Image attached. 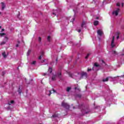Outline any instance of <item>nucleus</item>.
Masks as SVG:
<instances>
[{
    "mask_svg": "<svg viewBox=\"0 0 124 124\" xmlns=\"http://www.w3.org/2000/svg\"><path fill=\"white\" fill-rule=\"evenodd\" d=\"M62 106L64 108H65V109H69V107H70L69 105H68V104L64 102H62Z\"/></svg>",
    "mask_w": 124,
    "mask_h": 124,
    "instance_id": "nucleus-1",
    "label": "nucleus"
},
{
    "mask_svg": "<svg viewBox=\"0 0 124 124\" xmlns=\"http://www.w3.org/2000/svg\"><path fill=\"white\" fill-rule=\"evenodd\" d=\"M95 67H99V68H100L101 67V66H100V65H99L98 64V63L97 62H95L94 63V66L93 67V70H94L95 69Z\"/></svg>",
    "mask_w": 124,
    "mask_h": 124,
    "instance_id": "nucleus-2",
    "label": "nucleus"
},
{
    "mask_svg": "<svg viewBox=\"0 0 124 124\" xmlns=\"http://www.w3.org/2000/svg\"><path fill=\"white\" fill-rule=\"evenodd\" d=\"M119 12H120V9L117 8V10L113 11L112 12V15H115V16H118L119 15Z\"/></svg>",
    "mask_w": 124,
    "mask_h": 124,
    "instance_id": "nucleus-3",
    "label": "nucleus"
},
{
    "mask_svg": "<svg viewBox=\"0 0 124 124\" xmlns=\"http://www.w3.org/2000/svg\"><path fill=\"white\" fill-rule=\"evenodd\" d=\"M32 81H33V79H32V78H25V81L26 84H31V83Z\"/></svg>",
    "mask_w": 124,
    "mask_h": 124,
    "instance_id": "nucleus-4",
    "label": "nucleus"
},
{
    "mask_svg": "<svg viewBox=\"0 0 124 124\" xmlns=\"http://www.w3.org/2000/svg\"><path fill=\"white\" fill-rule=\"evenodd\" d=\"M115 41V36H113L112 37V40L111 41V47L112 48H113L115 47V44H114V42Z\"/></svg>",
    "mask_w": 124,
    "mask_h": 124,
    "instance_id": "nucleus-5",
    "label": "nucleus"
},
{
    "mask_svg": "<svg viewBox=\"0 0 124 124\" xmlns=\"http://www.w3.org/2000/svg\"><path fill=\"white\" fill-rule=\"evenodd\" d=\"M81 77H85L86 78H87V77H88V74H87V73L86 72H82L81 73Z\"/></svg>",
    "mask_w": 124,
    "mask_h": 124,
    "instance_id": "nucleus-6",
    "label": "nucleus"
},
{
    "mask_svg": "<svg viewBox=\"0 0 124 124\" xmlns=\"http://www.w3.org/2000/svg\"><path fill=\"white\" fill-rule=\"evenodd\" d=\"M97 32L98 35H99L100 36H102V34H103V31H101V30H97Z\"/></svg>",
    "mask_w": 124,
    "mask_h": 124,
    "instance_id": "nucleus-7",
    "label": "nucleus"
},
{
    "mask_svg": "<svg viewBox=\"0 0 124 124\" xmlns=\"http://www.w3.org/2000/svg\"><path fill=\"white\" fill-rule=\"evenodd\" d=\"M55 77H59L61 78L62 77V72H58L55 75Z\"/></svg>",
    "mask_w": 124,
    "mask_h": 124,
    "instance_id": "nucleus-8",
    "label": "nucleus"
},
{
    "mask_svg": "<svg viewBox=\"0 0 124 124\" xmlns=\"http://www.w3.org/2000/svg\"><path fill=\"white\" fill-rule=\"evenodd\" d=\"M98 24H99V22L97 20H95L93 22V25L94 26H95L98 25Z\"/></svg>",
    "mask_w": 124,
    "mask_h": 124,
    "instance_id": "nucleus-9",
    "label": "nucleus"
},
{
    "mask_svg": "<svg viewBox=\"0 0 124 124\" xmlns=\"http://www.w3.org/2000/svg\"><path fill=\"white\" fill-rule=\"evenodd\" d=\"M48 71L49 73H52V72H53V68L51 67H49L48 69Z\"/></svg>",
    "mask_w": 124,
    "mask_h": 124,
    "instance_id": "nucleus-10",
    "label": "nucleus"
},
{
    "mask_svg": "<svg viewBox=\"0 0 124 124\" xmlns=\"http://www.w3.org/2000/svg\"><path fill=\"white\" fill-rule=\"evenodd\" d=\"M2 55L3 57V58H4L5 59V58H6L7 57V55H6V53H5V51H4L2 53Z\"/></svg>",
    "mask_w": 124,
    "mask_h": 124,
    "instance_id": "nucleus-11",
    "label": "nucleus"
},
{
    "mask_svg": "<svg viewBox=\"0 0 124 124\" xmlns=\"http://www.w3.org/2000/svg\"><path fill=\"white\" fill-rule=\"evenodd\" d=\"M18 92L19 94H21V93H22V90L21 89V87L20 86L18 87Z\"/></svg>",
    "mask_w": 124,
    "mask_h": 124,
    "instance_id": "nucleus-12",
    "label": "nucleus"
},
{
    "mask_svg": "<svg viewBox=\"0 0 124 124\" xmlns=\"http://www.w3.org/2000/svg\"><path fill=\"white\" fill-rule=\"evenodd\" d=\"M1 3L2 4V10H3V9H4V8H5V5L4 4V3H3V2H1Z\"/></svg>",
    "mask_w": 124,
    "mask_h": 124,
    "instance_id": "nucleus-13",
    "label": "nucleus"
},
{
    "mask_svg": "<svg viewBox=\"0 0 124 124\" xmlns=\"http://www.w3.org/2000/svg\"><path fill=\"white\" fill-rule=\"evenodd\" d=\"M47 39L48 42H51V36H48Z\"/></svg>",
    "mask_w": 124,
    "mask_h": 124,
    "instance_id": "nucleus-14",
    "label": "nucleus"
},
{
    "mask_svg": "<svg viewBox=\"0 0 124 124\" xmlns=\"http://www.w3.org/2000/svg\"><path fill=\"white\" fill-rule=\"evenodd\" d=\"M31 50L29 49L27 53V56L31 55Z\"/></svg>",
    "mask_w": 124,
    "mask_h": 124,
    "instance_id": "nucleus-15",
    "label": "nucleus"
},
{
    "mask_svg": "<svg viewBox=\"0 0 124 124\" xmlns=\"http://www.w3.org/2000/svg\"><path fill=\"white\" fill-rule=\"evenodd\" d=\"M70 90H71V87H67L66 91L68 93L70 92Z\"/></svg>",
    "mask_w": 124,
    "mask_h": 124,
    "instance_id": "nucleus-16",
    "label": "nucleus"
},
{
    "mask_svg": "<svg viewBox=\"0 0 124 124\" xmlns=\"http://www.w3.org/2000/svg\"><path fill=\"white\" fill-rule=\"evenodd\" d=\"M48 93H47V95H48V96H50L51 95V94H52V92L51 91V90L48 91Z\"/></svg>",
    "mask_w": 124,
    "mask_h": 124,
    "instance_id": "nucleus-17",
    "label": "nucleus"
},
{
    "mask_svg": "<svg viewBox=\"0 0 124 124\" xmlns=\"http://www.w3.org/2000/svg\"><path fill=\"white\" fill-rule=\"evenodd\" d=\"M13 103H14V101L12 100L10 102H8V105H11V104H13Z\"/></svg>",
    "mask_w": 124,
    "mask_h": 124,
    "instance_id": "nucleus-18",
    "label": "nucleus"
},
{
    "mask_svg": "<svg viewBox=\"0 0 124 124\" xmlns=\"http://www.w3.org/2000/svg\"><path fill=\"white\" fill-rule=\"evenodd\" d=\"M112 54L113 55H118V52L115 50L112 51Z\"/></svg>",
    "mask_w": 124,
    "mask_h": 124,
    "instance_id": "nucleus-19",
    "label": "nucleus"
},
{
    "mask_svg": "<svg viewBox=\"0 0 124 124\" xmlns=\"http://www.w3.org/2000/svg\"><path fill=\"white\" fill-rule=\"evenodd\" d=\"M85 25H86V22L85 21H83L81 24V28H83Z\"/></svg>",
    "mask_w": 124,
    "mask_h": 124,
    "instance_id": "nucleus-20",
    "label": "nucleus"
},
{
    "mask_svg": "<svg viewBox=\"0 0 124 124\" xmlns=\"http://www.w3.org/2000/svg\"><path fill=\"white\" fill-rule=\"evenodd\" d=\"M108 78H106L105 79H103L102 80L103 82H107L108 80Z\"/></svg>",
    "mask_w": 124,
    "mask_h": 124,
    "instance_id": "nucleus-21",
    "label": "nucleus"
},
{
    "mask_svg": "<svg viewBox=\"0 0 124 124\" xmlns=\"http://www.w3.org/2000/svg\"><path fill=\"white\" fill-rule=\"evenodd\" d=\"M5 34H6L5 33H0V36L1 37L2 36L5 35Z\"/></svg>",
    "mask_w": 124,
    "mask_h": 124,
    "instance_id": "nucleus-22",
    "label": "nucleus"
},
{
    "mask_svg": "<svg viewBox=\"0 0 124 124\" xmlns=\"http://www.w3.org/2000/svg\"><path fill=\"white\" fill-rule=\"evenodd\" d=\"M49 81H56V78H50Z\"/></svg>",
    "mask_w": 124,
    "mask_h": 124,
    "instance_id": "nucleus-23",
    "label": "nucleus"
},
{
    "mask_svg": "<svg viewBox=\"0 0 124 124\" xmlns=\"http://www.w3.org/2000/svg\"><path fill=\"white\" fill-rule=\"evenodd\" d=\"M90 55H91V53L87 54L86 57H85V59H88V58H89V57H90Z\"/></svg>",
    "mask_w": 124,
    "mask_h": 124,
    "instance_id": "nucleus-24",
    "label": "nucleus"
},
{
    "mask_svg": "<svg viewBox=\"0 0 124 124\" xmlns=\"http://www.w3.org/2000/svg\"><path fill=\"white\" fill-rule=\"evenodd\" d=\"M41 40H42V39H41V37H38V41L39 42H41Z\"/></svg>",
    "mask_w": 124,
    "mask_h": 124,
    "instance_id": "nucleus-25",
    "label": "nucleus"
},
{
    "mask_svg": "<svg viewBox=\"0 0 124 124\" xmlns=\"http://www.w3.org/2000/svg\"><path fill=\"white\" fill-rule=\"evenodd\" d=\"M68 74H69L70 77L72 78V75H73L71 73L69 72V73H68Z\"/></svg>",
    "mask_w": 124,
    "mask_h": 124,
    "instance_id": "nucleus-26",
    "label": "nucleus"
},
{
    "mask_svg": "<svg viewBox=\"0 0 124 124\" xmlns=\"http://www.w3.org/2000/svg\"><path fill=\"white\" fill-rule=\"evenodd\" d=\"M77 96H78V97H79V98H81L82 95H81V94H77Z\"/></svg>",
    "mask_w": 124,
    "mask_h": 124,
    "instance_id": "nucleus-27",
    "label": "nucleus"
},
{
    "mask_svg": "<svg viewBox=\"0 0 124 124\" xmlns=\"http://www.w3.org/2000/svg\"><path fill=\"white\" fill-rule=\"evenodd\" d=\"M57 117H58V115H57L56 114L53 115L52 116V118H56Z\"/></svg>",
    "mask_w": 124,
    "mask_h": 124,
    "instance_id": "nucleus-28",
    "label": "nucleus"
},
{
    "mask_svg": "<svg viewBox=\"0 0 124 124\" xmlns=\"http://www.w3.org/2000/svg\"><path fill=\"white\" fill-rule=\"evenodd\" d=\"M5 42H2L1 43H0V45H4V44H5Z\"/></svg>",
    "mask_w": 124,
    "mask_h": 124,
    "instance_id": "nucleus-29",
    "label": "nucleus"
},
{
    "mask_svg": "<svg viewBox=\"0 0 124 124\" xmlns=\"http://www.w3.org/2000/svg\"><path fill=\"white\" fill-rule=\"evenodd\" d=\"M35 63H36V61H34L32 62L31 64H35Z\"/></svg>",
    "mask_w": 124,
    "mask_h": 124,
    "instance_id": "nucleus-30",
    "label": "nucleus"
},
{
    "mask_svg": "<svg viewBox=\"0 0 124 124\" xmlns=\"http://www.w3.org/2000/svg\"><path fill=\"white\" fill-rule=\"evenodd\" d=\"M102 62H103V63H105V65H107L106 63L105 62H104L103 60H102Z\"/></svg>",
    "mask_w": 124,
    "mask_h": 124,
    "instance_id": "nucleus-31",
    "label": "nucleus"
},
{
    "mask_svg": "<svg viewBox=\"0 0 124 124\" xmlns=\"http://www.w3.org/2000/svg\"><path fill=\"white\" fill-rule=\"evenodd\" d=\"M87 71H88V72H90V71H92V69L88 68L87 69Z\"/></svg>",
    "mask_w": 124,
    "mask_h": 124,
    "instance_id": "nucleus-32",
    "label": "nucleus"
},
{
    "mask_svg": "<svg viewBox=\"0 0 124 124\" xmlns=\"http://www.w3.org/2000/svg\"><path fill=\"white\" fill-rule=\"evenodd\" d=\"M2 76H4V75L5 74V71H3L2 72Z\"/></svg>",
    "mask_w": 124,
    "mask_h": 124,
    "instance_id": "nucleus-33",
    "label": "nucleus"
},
{
    "mask_svg": "<svg viewBox=\"0 0 124 124\" xmlns=\"http://www.w3.org/2000/svg\"><path fill=\"white\" fill-rule=\"evenodd\" d=\"M41 53L42 56L44 55V52L43 51L41 52Z\"/></svg>",
    "mask_w": 124,
    "mask_h": 124,
    "instance_id": "nucleus-34",
    "label": "nucleus"
},
{
    "mask_svg": "<svg viewBox=\"0 0 124 124\" xmlns=\"http://www.w3.org/2000/svg\"><path fill=\"white\" fill-rule=\"evenodd\" d=\"M42 58V57L41 56H40L38 58L39 60H41V59Z\"/></svg>",
    "mask_w": 124,
    "mask_h": 124,
    "instance_id": "nucleus-35",
    "label": "nucleus"
},
{
    "mask_svg": "<svg viewBox=\"0 0 124 124\" xmlns=\"http://www.w3.org/2000/svg\"><path fill=\"white\" fill-rule=\"evenodd\" d=\"M117 34L118 35H120V34H121V32H117Z\"/></svg>",
    "mask_w": 124,
    "mask_h": 124,
    "instance_id": "nucleus-36",
    "label": "nucleus"
},
{
    "mask_svg": "<svg viewBox=\"0 0 124 124\" xmlns=\"http://www.w3.org/2000/svg\"><path fill=\"white\" fill-rule=\"evenodd\" d=\"M52 91H53V93H57V92L56 91V90H54V89H52Z\"/></svg>",
    "mask_w": 124,
    "mask_h": 124,
    "instance_id": "nucleus-37",
    "label": "nucleus"
},
{
    "mask_svg": "<svg viewBox=\"0 0 124 124\" xmlns=\"http://www.w3.org/2000/svg\"><path fill=\"white\" fill-rule=\"evenodd\" d=\"M117 6H120V3H117V4H116Z\"/></svg>",
    "mask_w": 124,
    "mask_h": 124,
    "instance_id": "nucleus-38",
    "label": "nucleus"
},
{
    "mask_svg": "<svg viewBox=\"0 0 124 124\" xmlns=\"http://www.w3.org/2000/svg\"><path fill=\"white\" fill-rule=\"evenodd\" d=\"M16 47H19V44H16Z\"/></svg>",
    "mask_w": 124,
    "mask_h": 124,
    "instance_id": "nucleus-39",
    "label": "nucleus"
},
{
    "mask_svg": "<svg viewBox=\"0 0 124 124\" xmlns=\"http://www.w3.org/2000/svg\"><path fill=\"white\" fill-rule=\"evenodd\" d=\"M3 31H4V29H2L1 31V32H2Z\"/></svg>",
    "mask_w": 124,
    "mask_h": 124,
    "instance_id": "nucleus-40",
    "label": "nucleus"
},
{
    "mask_svg": "<svg viewBox=\"0 0 124 124\" xmlns=\"http://www.w3.org/2000/svg\"><path fill=\"white\" fill-rule=\"evenodd\" d=\"M119 38H120V36H119V35H118V36H117V37H116V38H117V39H119Z\"/></svg>",
    "mask_w": 124,
    "mask_h": 124,
    "instance_id": "nucleus-41",
    "label": "nucleus"
},
{
    "mask_svg": "<svg viewBox=\"0 0 124 124\" xmlns=\"http://www.w3.org/2000/svg\"><path fill=\"white\" fill-rule=\"evenodd\" d=\"M123 52L124 53V49L123 50ZM121 56H124V53L121 54Z\"/></svg>",
    "mask_w": 124,
    "mask_h": 124,
    "instance_id": "nucleus-42",
    "label": "nucleus"
},
{
    "mask_svg": "<svg viewBox=\"0 0 124 124\" xmlns=\"http://www.w3.org/2000/svg\"><path fill=\"white\" fill-rule=\"evenodd\" d=\"M5 38L6 39H7V40H8V37L5 36Z\"/></svg>",
    "mask_w": 124,
    "mask_h": 124,
    "instance_id": "nucleus-43",
    "label": "nucleus"
},
{
    "mask_svg": "<svg viewBox=\"0 0 124 124\" xmlns=\"http://www.w3.org/2000/svg\"><path fill=\"white\" fill-rule=\"evenodd\" d=\"M17 43H18V44H20V41L18 40L17 41Z\"/></svg>",
    "mask_w": 124,
    "mask_h": 124,
    "instance_id": "nucleus-44",
    "label": "nucleus"
},
{
    "mask_svg": "<svg viewBox=\"0 0 124 124\" xmlns=\"http://www.w3.org/2000/svg\"><path fill=\"white\" fill-rule=\"evenodd\" d=\"M118 77H120V78H123V77H124V76H118Z\"/></svg>",
    "mask_w": 124,
    "mask_h": 124,
    "instance_id": "nucleus-45",
    "label": "nucleus"
},
{
    "mask_svg": "<svg viewBox=\"0 0 124 124\" xmlns=\"http://www.w3.org/2000/svg\"><path fill=\"white\" fill-rule=\"evenodd\" d=\"M43 75H44V76H45V75H47V74L46 73H44Z\"/></svg>",
    "mask_w": 124,
    "mask_h": 124,
    "instance_id": "nucleus-46",
    "label": "nucleus"
},
{
    "mask_svg": "<svg viewBox=\"0 0 124 124\" xmlns=\"http://www.w3.org/2000/svg\"><path fill=\"white\" fill-rule=\"evenodd\" d=\"M124 3H122V7H124Z\"/></svg>",
    "mask_w": 124,
    "mask_h": 124,
    "instance_id": "nucleus-47",
    "label": "nucleus"
},
{
    "mask_svg": "<svg viewBox=\"0 0 124 124\" xmlns=\"http://www.w3.org/2000/svg\"><path fill=\"white\" fill-rule=\"evenodd\" d=\"M53 15H54L55 16H56V14L55 13H52Z\"/></svg>",
    "mask_w": 124,
    "mask_h": 124,
    "instance_id": "nucleus-48",
    "label": "nucleus"
},
{
    "mask_svg": "<svg viewBox=\"0 0 124 124\" xmlns=\"http://www.w3.org/2000/svg\"><path fill=\"white\" fill-rule=\"evenodd\" d=\"M78 32H81V30H78Z\"/></svg>",
    "mask_w": 124,
    "mask_h": 124,
    "instance_id": "nucleus-49",
    "label": "nucleus"
},
{
    "mask_svg": "<svg viewBox=\"0 0 124 124\" xmlns=\"http://www.w3.org/2000/svg\"><path fill=\"white\" fill-rule=\"evenodd\" d=\"M96 19H99V17H98V16H97V17H96Z\"/></svg>",
    "mask_w": 124,
    "mask_h": 124,
    "instance_id": "nucleus-50",
    "label": "nucleus"
},
{
    "mask_svg": "<svg viewBox=\"0 0 124 124\" xmlns=\"http://www.w3.org/2000/svg\"><path fill=\"white\" fill-rule=\"evenodd\" d=\"M45 60H42V62H45Z\"/></svg>",
    "mask_w": 124,
    "mask_h": 124,
    "instance_id": "nucleus-51",
    "label": "nucleus"
},
{
    "mask_svg": "<svg viewBox=\"0 0 124 124\" xmlns=\"http://www.w3.org/2000/svg\"><path fill=\"white\" fill-rule=\"evenodd\" d=\"M56 62H58V58L56 59Z\"/></svg>",
    "mask_w": 124,
    "mask_h": 124,
    "instance_id": "nucleus-52",
    "label": "nucleus"
},
{
    "mask_svg": "<svg viewBox=\"0 0 124 124\" xmlns=\"http://www.w3.org/2000/svg\"><path fill=\"white\" fill-rule=\"evenodd\" d=\"M75 89L77 90V87H76Z\"/></svg>",
    "mask_w": 124,
    "mask_h": 124,
    "instance_id": "nucleus-53",
    "label": "nucleus"
},
{
    "mask_svg": "<svg viewBox=\"0 0 124 124\" xmlns=\"http://www.w3.org/2000/svg\"><path fill=\"white\" fill-rule=\"evenodd\" d=\"M0 29H1V26H0Z\"/></svg>",
    "mask_w": 124,
    "mask_h": 124,
    "instance_id": "nucleus-54",
    "label": "nucleus"
},
{
    "mask_svg": "<svg viewBox=\"0 0 124 124\" xmlns=\"http://www.w3.org/2000/svg\"><path fill=\"white\" fill-rule=\"evenodd\" d=\"M73 108H74V109H75V107H74Z\"/></svg>",
    "mask_w": 124,
    "mask_h": 124,
    "instance_id": "nucleus-55",
    "label": "nucleus"
},
{
    "mask_svg": "<svg viewBox=\"0 0 124 124\" xmlns=\"http://www.w3.org/2000/svg\"><path fill=\"white\" fill-rule=\"evenodd\" d=\"M50 64H52V62H50Z\"/></svg>",
    "mask_w": 124,
    "mask_h": 124,
    "instance_id": "nucleus-56",
    "label": "nucleus"
},
{
    "mask_svg": "<svg viewBox=\"0 0 124 124\" xmlns=\"http://www.w3.org/2000/svg\"><path fill=\"white\" fill-rule=\"evenodd\" d=\"M86 114H88V112H86Z\"/></svg>",
    "mask_w": 124,
    "mask_h": 124,
    "instance_id": "nucleus-57",
    "label": "nucleus"
},
{
    "mask_svg": "<svg viewBox=\"0 0 124 124\" xmlns=\"http://www.w3.org/2000/svg\"><path fill=\"white\" fill-rule=\"evenodd\" d=\"M8 55V53L7 54V56Z\"/></svg>",
    "mask_w": 124,
    "mask_h": 124,
    "instance_id": "nucleus-58",
    "label": "nucleus"
},
{
    "mask_svg": "<svg viewBox=\"0 0 124 124\" xmlns=\"http://www.w3.org/2000/svg\"><path fill=\"white\" fill-rule=\"evenodd\" d=\"M0 14H1V13L0 12Z\"/></svg>",
    "mask_w": 124,
    "mask_h": 124,
    "instance_id": "nucleus-59",
    "label": "nucleus"
}]
</instances>
